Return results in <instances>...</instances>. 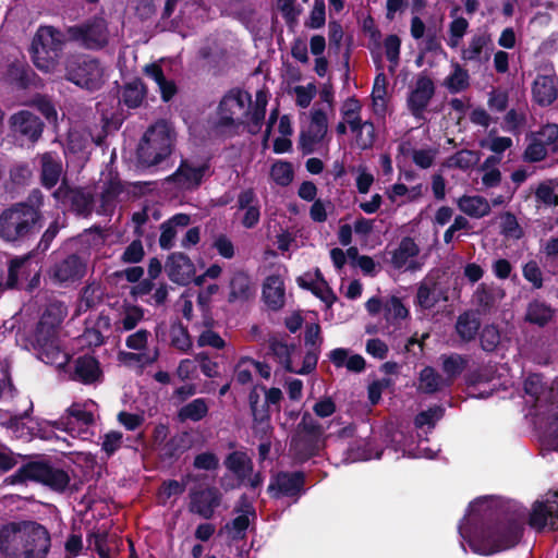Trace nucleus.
I'll use <instances>...</instances> for the list:
<instances>
[{
    "label": "nucleus",
    "mask_w": 558,
    "mask_h": 558,
    "mask_svg": "<svg viewBox=\"0 0 558 558\" xmlns=\"http://www.w3.org/2000/svg\"><path fill=\"white\" fill-rule=\"evenodd\" d=\"M72 377L87 385L100 381L102 373L98 361L89 355L80 356L74 362Z\"/></svg>",
    "instance_id": "a878e982"
},
{
    "label": "nucleus",
    "mask_w": 558,
    "mask_h": 558,
    "mask_svg": "<svg viewBox=\"0 0 558 558\" xmlns=\"http://www.w3.org/2000/svg\"><path fill=\"white\" fill-rule=\"evenodd\" d=\"M323 435V429L317 423L303 421L291 439L290 453L300 462L306 461L324 447Z\"/></svg>",
    "instance_id": "9d476101"
},
{
    "label": "nucleus",
    "mask_w": 558,
    "mask_h": 558,
    "mask_svg": "<svg viewBox=\"0 0 558 558\" xmlns=\"http://www.w3.org/2000/svg\"><path fill=\"white\" fill-rule=\"evenodd\" d=\"M295 98V104L302 109L307 108L314 97L317 94V87L314 83H308L306 85H296L291 89Z\"/></svg>",
    "instance_id": "13d9d810"
},
{
    "label": "nucleus",
    "mask_w": 558,
    "mask_h": 558,
    "mask_svg": "<svg viewBox=\"0 0 558 558\" xmlns=\"http://www.w3.org/2000/svg\"><path fill=\"white\" fill-rule=\"evenodd\" d=\"M504 129L513 134H520L526 123V112L523 110L511 109L504 119Z\"/></svg>",
    "instance_id": "69168bd1"
},
{
    "label": "nucleus",
    "mask_w": 558,
    "mask_h": 558,
    "mask_svg": "<svg viewBox=\"0 0 558 558\" xmlns=\"http://www.w3.org/2000/svg\"><path fill=\"white\" fill-rule=\"evenodd\" d=\"M533 99L541 106H549L558 96L555 75H537L532 87Z\"/></svg>",
    "instance_id": "bb28decb"
},
{
    "label": "nucleus",
    "mask_w": 558,
    "mask_h": 558,
    "mask_svg": "<svg viewBox=\"0 0 558 558\" xmlns=\"http://www.w3.org/2000/svg\"><path fill=\"white\" fill-rule=\"evenodd\" d=\"M71 37L88 49H99L107 45L109 33L104 19H95L83 26L71 27Z\"/></svg>",
    "instance_id": "ddd939ff"
},
{
    "label": "nucleus",
    "mask_w": 558,
    "mask_h": 558,
    "mask_svg": "<svg viewBox=\"0 0 558 558\" xmlns=\"http://www.w3.org/2000/svg\"><path fill=\"white\" fill-rule=\"evenodd\" d=\"M159 357L158 348L151 349V351L144 352H129L120 351L118 353V361L129 367L143 368L147 365L154 364Z\"/></svg>",
    "instance_id": "f704fd0d"
},
{
    "label": "nucleus",
    "mask_w": 558,
    "mask_h": 558,
    "mask_svg": "<svg viewBox=\"0 0 558 558\" xmlns=\"http://www.w3.org/2000/svg\"><path fill=\"white\" fill-rule=\"evenodd\" d=\"M444 85L452 94L465 90L470 86L468 70L458 62H451V72L445 78Z\"/></svg>",
    "instance_id": "e433bc0d"
},
{
    "label": "nucleus",
    "mask_w": 558,
    "mask_h": 558,
    "mask_svg": "<svg viewBox=\"0 0 558 558\" xmlns=\"http://www.w3.org/2000/svg\"><path fill=\"white\" fill-rule=\"evenodd\" d=\"M530 525L536 530L558 529V493H549L542 501H536L530 515Z\"/></svg>",
    "instance_id": "4468645a"
},
{
    "label": "nucleus",
    "mask_w": 558,
    "mask_h": 558,
    "mask_svg": "<svg viewBox=\"0 0 558 558\" xmlns=\"http://www.w3.org/2000/svg\"><path fill=\"white\" fill-rule=\"evenodd\" d=\"M41 182L47 189L53 187L62 174V162L57 154L45 153L40 156Z\"/></svg>",
    "instance_id": "2f4dec72"
},
{
    "label": "nucleus",
    "mask_w": 558,
    "mask_h": 558,
    "mask_svg": "<svg viewBox=\"0 0 558 558\" xmlns=\"http://www.w3.org/2000/svg\"><path fill=\"white\" fill-rule=\"evenodd\" d=\"M263 298L271 310H279L284 304V284L280 276H268L263 286Z\"/></svg>",
    "instance_id": "473e14b6"
},
{
    "label": "nucleus",
    "mask_w": 558,
    "mask_h": 558,
    "mask_svg": "<svg viewBox=\"0 0 558 558\" xmlns=\"http://www.w3.org/2000/svg\"><path fill=\"white\" fill-rule=\"evenodd\" d=\"M480 328V323L472 314L464 313L459 316L456 329L463 340H471L475 337Z\"/></svg>",
    "instance_id": "5fc2aeb1"
},
{
    "label": "nucleus",
    "mask_w": 558,
    "mask_h": 558,
    "mask_svg": "<svg viewBox=\"0 0 558 558\" xmlns=\"http://www.w3.org/2000/svg\"><path fill=\"white\" fill-rule=\"evenodd\" d=\"M384 318L388 324L399 325L409 316V310L397 296H389L384 300Z\"/></svg>",
    "instance_id": "4c0bfd02"
},
{
    "label": "nucleus",
    "mask_w": 558,
    "mask_h": 558,
    "mask_svg": "<svg viewBox=\"0 0 558 558\" xmlns=\"http://www.w3.org/2000/svg\"><path fill=\"white\" fill-rule=\"evenodd\" d=\"M105 69L95 59L73 57L65 65V78L75 85L94 90L105 82Z\"/></svg>",
    "instance_id": "1a4fd4ad"
},
{
    "label": "nucleus",
    "mask_w": 558,
    "mask_h": 558,
    "mask_svg": "<svg viewBox=\"0 0 558 558\" xmlns=\"http://www.w3.org/2000/svg\"><path fill=\"white\" fill-rule=\"evenodd\" d=\"M444 409L441 407H433L426 411H422L415 417V426L420 429L426 428L430 430L435 424L442 417Z\"/></svg>",
    "instance_id": "4d7b16f0"
},
{
    "label": "nucleus",
    "mask_w": 558,
    "mask_h": 558,
    "mask_svg": "<svg viewBox=\"0 0 558 558\" xmlns=\"http://www.w3.org/2000/svg\"><path fill=\"white\" fill-rule=\"evenodd\" d=\"M166 270L171 281L186 284L191 281L195 268L191 259L182 253H173L167 260Z\"/></svg>",
    "instance_id": "b1692460"
},
{
    "label": "nucleus",
    "mask_w": 558,
    "mask_h": 558,
    "mask_svg": "<svg viewBox=\"0 0 558 558\" xmlns=\"http://www.w3.org/2000/svg\"><path fill=\"white\" fill-rule=\"evenodd\" d=\"M328 130L327 114L322 109H313L311 122L301 134V145L306 153L314 151L316 145L325 138Z\"/></svg>",
    "instance_id": "a211bd4d"
},
{
    "label": "nucleus",
    "mask_w": 558,
    "mask_h": 558,
    "mask_svg": "<svg viewBox=\"0 0 558 558\" xmlns=\"http://www.w3.org/2000/svg\"><path fill=\"white\" fill-rule=\"evenodd\" d=\"M558 151V125L548 123L539 131L531 133L529 145L524 151L527 161L543 160L547 155Z\"/></svg>",
    "instance_id": "f8f14e48"
},
{
    "label": "nucleus",
    "mask_w": 558,
    "mask_h": 558,
    "mask_svg": "<svg viewBox=\"0 0 558 558\" xmlns=\"http://www.w3.org/2000/svg\"><path fill=\"white\" fill-rule=\"evenodd\" d=\"M10 478L11 483L24 481L41 482L56 490H63L70 482L65 471L44 463H29L21 468Z\"/></svg>",
    "instance_id": "9b49d317"
},
{
    "label": "nucleus",
    "mask_w": 558,
    "mask_h": 558,
    "mask_svg": "<svg viewBox=\"0 0 558 558\" xmlns=\"http://www.w3.org/2000/svg\"><path fill=\"white\" fill-rule=\"evenodd\" d=\"M329 359L336 367L345 366L348 371L360 373L365 368V360L360 354L349 355V350L338 348L329 353Z\"/></svg>",
    "instance_id": "c9c22d12"
},
{
    "label": "nucleus",
    "mask_w": 558,
    "mask_h": 558,
    "mask_svg": "<svg viewBox=\"0 0 558 558\" xmlns=\"http://www.w3.org/2000/svg\"><path fill=\"white\" fill-rule=\"evenodd\" d=\"M122 191V184L120 180H118L117 178H110L109 181L104 182V185L101 187L102 213L107 214L113 208L116 201Z\"/></svg>",
    "instance_id": "09e8293b"
},
{
    "label": "nucleus",
    "mask_w": 558,
    "mask_h": 558,
    "mask_svg": "<svg viewBox=\"0 0 558 558\" xmlns=\"http://www.w3.org/2000/svg\"><path fill=\"white\" fill-rule=\"evenodd\" d=\"M50 547L48 530L35 521L0 525V555L3 558H47Z\"/></svg>",
    "instance_id": "f03ea898"
},
{
    "label": "nucleus",
    "mask_w": 558,
    "mask_h": 558,
    "mask_svg": "<svg viewBox=\"0 0 558 558\" xmlns=\"http://www.w3.org/2000/svg\"><path fill=\"white\" fill-rule=\"evenodd\" d=\"M498 502L493 497H480L470 504L459 525V533L472 551L492 555L513 547L522 534V521L510 519L493 522Z\"/></svg>",
    "instance_id": "f257e3e1"
},
{
    "label": "nucleus",
    "mask_w": 558,
    "mask_h": 558,
    "mask_svg": "<svg viewBox=\"0 0 558 558\" xmlns=\"http://www.w3.org/2000/svg\"><path fill=\"white\" fill-rule=\"evenodd\" d=\"M470 24L463 16L454 17L448 25V37L446 44L451 49L458 48L469 31Z\"/></svg>",
    "instance_id": "de8ad7c7"
},
{
    "label": "nucleus",
    "mask_w": 558,
    "mask_h": 558,
    "mask_svg": "<svg viewBox=\"0 0 558 558\" xmlns=\"http://www.w3.org/2000/svg\"><path fill=\"white\" fill-rule=\"evenodd\" d=\"M446 300V292L438 283L434 281H423L418 287L416 294V304L422 310H432L439 302H445Z\"/></svg>",
    "instance_id": "c85d7f7f"
},
{
    "label": "nucleus",
    "mask_w": 558,
    "mask_h": 558,
    "mask_svg": "<svg viewBox=\"0 0 558 558\" xmlns=\"http://www.w3.org/2000/svg\"><path fill=\"white\" fill-rule=\"evenodd\" d=\"M435 94L433 80L426 74H420L408 97V107L414 116H420L428 106Z\"/></svg>",
    "instance_id": "6ab92c4d"
},
{
    "label": "nucleus",
    "mask_w": 558,
    "mask_h": 558,
    "mask_svg": "<svg viewBox=\"0 0 558 558\" xmlns=\"http://www.w3.org/2000/svg\"><path fill=\"white\" fill-rule=\"evenodd\" d=\"M328 439L335 442L337 449L343 451L342 462L344 463L366 461L373 458L379 459L381 456V451L375 449L369 440L355 437L353 425L345 426L337 434L329 435Z\"/></svg>",
    "instance_id": "6e6552de"
},
{
    "label": "nucleus",
    "mask_w": 558,
    "mask_h": 558,
    "mask_svg": "<svg viewBox=\"0 0 558 558\" xmlns=\"http://www.w3.org/2000/svg\"><path fill=\"white\" fill-rule=\"evenodd\" d=\"M64 43V35L59 29L52 26L38 27L29 49L34 65L41 72L54 73Z\"/></svg>",
    "instance_id": "20e7f679"
},
{
    "label": "nucleus",
    "mask_w": 558,
    "mask_h": 558,
    "mask_svg": "<svg viewBox=\"0 0 558 558\" xmlns=\"http://www.w3.org/2000/svg\"><path fill=\"white\" fill-rule=\"evenodd\" d=\"M86 270V258L72 254L54 265L51 276L57 282L68 284L81 280Z\"/></svg>",
    "instance_id": "f3484780"
},
{
    "label": "nucleus",
    "mask_w": 558,
    "mask_h": 558,
    "mask_svg": "<svg viewBox=\"0 0 558 558\" xmlns=\"http://www.w3.org/2000/svg\"><path fill=\"white\" fill-rule=\"evenodd\" d=\"M65 317V308L60 303L50 304L40 318V330L47 327V336L57 331L58 327L61 325L63 318Z\"/></svg>",
    "instance_id": "37998d69"
},
{
    "label": "nucleus",
    "mask_w": 558,
    "mask_h": 558,
    "mask_svg": "<svg viewBox=\"0 0 558 558\" xmlns=\"http://www.w3.org/2000/svg\"><path fill=\"white\" fill-rule=\"evenodd\" d=\"M296 282L301 288L310 290L328 307H330L337 299L319 269L303 274L298 277Z\"/></svg>",
    "instance_id": "412c9836"
},
{
    "label": "nucleus",
    "mask_w": 558,
    "mask_h": 558,
    "mask_svg": "<svg viewBox=\"0 0 558 558\" xmlns=\"http://www.w3.org/2000/svg\"><path fill=\"white\" fill-rule=\"evenodd\" d=\"M57 202L69 206L80 215H87L92 209V196L80 189H71L62 183L53 193Z\"/></svg>",
    "instance_id": "aec40b11"
},
{
    "label": "nucleus",
    "mask_w": 558,
    "mask_h": 558,
    "mask_svg": "<svg viewBox=\"0 0 558 558\" xmlns=\"http://www.w3.org/2000/svg\"><path fill=\"white\" fill-rule=\"evenodd\" d=\"M293 175L294 173L290 162L277 160L270 168V177L278 185H289L293 180Z\"/></svg>",
    "instance_id": "6e6d98bb"
},
{
    "label": "nucleus",
    "mask_w": 558,
    "mask_h": 558,
    "mask_svg": "<svg viewBox=\"0 0 558 558\" xmlns=\"http://www.w3.org/2000/svg\"><path fill=\"white\" fill-rule=\"evenodd\" d=\"M226 466L241 481H245L252 472L251 459L246 453L240 451L232 452L228 456Z\"/></svg>",
    "instance_id": "a18cd8bd"
},
{
    "label": "nucleus",
    "mask_w": 558,
    "mask_h": 558,
    "mask_svg": "<svg viewBox=\"0 0 558 558\" xmlns=\"http://www.w3.org/2000/svg\"><path fill=\"white\" fill-rule=\"evenodd\" d=\"M146 75L153 80L158 89L161 93V97L165 101H168L175 93V86L173 82L167 81L163 76L162 70L157 64H149L145 68Z\"/></svg>",
    "instance_id": "49530a36"
},
{
    "label": "nucleus",
    "mask_w": 558,
    "mask_h": 558,
    "mask_svg": "<svg viewBox=\"0 0 558 558\" xmlns=\"http://www.w3.org/2000/svg\"><path fill=\"white\" fill-rule=\"evenodd\" d=\"M524 391L526 395L535 399V407L541 408V402L544 395V386L539 375H530L524 381Z\"/></svg>",
    "instance_id": "774afa93"
},
{
    "label": "nucleus",
    "mask_w": 558,
    "mask_h": 558,
    "mask_svg": "<svg viewBox=\"0 0 558 558\" xmlns=\"http://www.w3.org/2000/svg\"><path fill=\"white\" fill-rule=\"evenodd\" d=\"M144 319V310L137 305L124 304L113 322L118 333L133 330Z\"/></svg>",
    "instance_id": "c756f323"
},
{
    "label": "nucleus",
    "mask_w": 558,
    "mask_h": 558,
    "mask_svg": "<svg viewBox=\"0 0 558 558\" xmlns=\"http://www.w3.org/2000/svg\"><path fill=\"white\" fill-rule=\"evenodd\" d=\"M11 128L31 141H36L43 132V123L34 113L22 110L11 117Z\"/></svg>",
    "instance_id": "393cba45"
},
{
    "label": "nucleus",
    "mask_w": 558,
    "mask_h": 558,
    "mask_svg": "<svg viewBox=\"0 0 558 558\" xmlns=\"http://www.w3.org/2000/svg\"><path fill=\"white\" fill-rule=\"evenodd\" d=\"M207 171L208 166L204 162L183 160L168 181L180 190H192L201 184Z\"/></svg>",
    "instance_id": "dca6fc26"
},
{
    "label": "nucleus",
    "mask_w": 558,
    "mask_h": 558,
    "mask_svg": "<svg viewBox=\"0 0 558 558\" xmlns=\"http://www.w3.org/2000/svg\"><path fill=\"white\" fill-rule=\"evenodd\" d=\"M145 88L141 81H133L124 86L122 100L130 108L138 107L144 98Z\"/></svg>",
    "instance_id": "603ef678"
},
{
    "label": "nucleus",
    "mask_w": 558,
    "mask_h": 558,
    "mask_svg": "<svg viewBox=\"0 0 558 558\" xmlns=\"http://www.w3.org/2000/svg\"><path fill=\"white\" fill-rule=\"evenodd\" d=\"M505 291L496 286L481 284L477 287L473 299L474 302L484 310L493 307L497 302L502 300Z\"/></svg>",
    "instance_id": "ea45409f"
},
{
    "label": "nucleus",
    "mask_w": 558,
    "mask_h": 558,
    "mask_svg": "<svg viewBox=\"0 0 558 558\" xmlns=\"http://www.w3.org/2000/svg\"><path fill=\"white\" fill-rule=\"evenodd\" d=\"M267 95L259 90L256 93L255 104L252 105L251 95L247 92L233 89L220 101L216 124L221 129L235 131L244 126L252 134L259 131L265 118Z\"/></svg>",
    "instance_id": "7ed1b4c3"
},
{
    "label": "nucleus",
    "mask_w": 558,
    "mask_h": 558,
    "mask_svg": "<svg viewBox=\"0 0 558 558\" xmlns=\"http://www.w3.org/2000/svg\"><path fill=\"white\" fill-rule=\"evenodd\" d=\"M150 338V332L146 329H138L135 332L129 335L125 339V345L133 351L144 352L151 351L148 349V341Z\"/></svg>",
    "instance_id": "338daca9"
},
{
    "label": "nucleus",
    "mask_w": 558,
    "mask_h": 558,
    "mask_svg": "<svg viewBox=\"0 0 558 558\" xmlns=\"http://www.w3.org/2000/svg\"><path fill=\"white\" fill-rule=\"evenodd\" d=\"M490 44V36L487 33H476L461 48V60L469 63L482 64L487 61L489 54L487 53Z\"/></svg>",
    "instance_id": "5701e85b"
},
{
    "label": "nucleus",
    "mask_w": 558,
    "mask_h": 558,
    "mask_svg": "<svg viewBox=\"0 0 558 558\" xmlns=\"http://www.w3.org/2000/svg\"><path fill=\"white\" fill-rule=\"evenodd\" d=\"M174 140L175 134L169 123L156 122L145 132L138 145V160L147 167L160 163L171 155Z\"/></svg>",
    "instance_id": "39448f33"
},
{
    "label": "nucleus",
    "mask_w": 558,
    "mask_h": 558,
    "mask_svg": "<svg viewBox=\"0 0 558 558\" xmlns=\"http://www.w3.org/2000/svg\"><path fill=\"white\" fill-rule=\"evenodd\" d=\"M96 417L97 404L94 401L75 402L68 409L64 416L54 422V426L73 438L88 440L94 436Z\"/></svg>",
    "instance_id": "0eeeda50"
},
{
    "label": "nucleus",
    "mask_w": 558,
    "mask_h": 558,
    "mask_svg": "<svg viewBox=\"0 0 558 558\" xmlns=\"http://www.w3.org/2000/svg\"><path fill=\"white\" fill-rule=\"evenodd\" d=\"M221 493L214 486L194 487L190 490L189 510L192 513L208 520L214 517L215 510L220 506Z\"/></svg>",
    "instance_id": "2eb2a0df"
},
{
    "label": "nucleus",
    "mask_w": 558,
    "mask_h": 558,
    "mask_svg": "<svg viewBox=\"0 0 558 558\" xmlns=\"http://www.w3.org/2000/svg\"><path fill=\"white\" fill-rule=\"evenodd\" d=\"M269 350L274 357L284 369L293 372L290 360L291 349L286 343L277 339H272L269 344Z\"/></svg>",
    "instance_id": "052dcab7"
},
{
    "label": "nucleus",
    "mask_w": 558,
    "mask_h": 558,
    "mask_svg": "<svg viewBox=\"0 0 558 558\" xmlns=\"http://www.w3.org/2000/svg\"><path fill=\"white\" fill-rule=\"evenodd\" d=\"M440 361L444 377L449 379V386H451L453 380L462 374L468 364L466 359L457 353L441 355Z\"/></svg>",
    "instance_id": "79ce46f5"
},
{
    "label": "nucleus",
    "mask_w": 558,
    "mask_h": 558,
    "mask_svg": "<svg viewBox=\"0 0 558 558\" xmlns=\"http://www.w3.org/2000/svg\"><path fill=\"white\" fill-rule=\"evenodd\" d=\"M208 410L209 407L207 400L204 398H197L183 405L178 412V417L181 422H198L207 415Z\"/></svg>",
    "instance_id": "58836bf2"
},
{
    "label": "nucleus",
    "mask_w": 558,
    "mask_h": 558,
    "mask_svg": "<svg viewBox=\"0 0 558 558\" xmlns=\"http://www.w3.org/2000/svg\"><path fill=\"white\" fill-rule=\"evenodd\" d=\"M362 106L354 98L347 99L341 106L342 119L348 123L349 128H355L362 120L360 118Z\"/></svg>",
    "instance_id": "bf43d9fd"
},
{
    "label": "nucleus",
    "mask_w": 558,
    "mask_h": 558,
    "mask_svg": "<svg viewBox=\"0 0 558 558\" xmlns=\"http://www.w3.org/2000/svg\"><path fill=\"white\" fill-rule=\"evenodd\" d=\"M102 294L104 292L100 284L93 282L86 286L78 302V311L85 312L98 305L102 299Z\"/></svg>",
    "instance_id": "3c124183"
},
{
    "label": "nucleus",
    "mask_w": 558,
    "mask_h": 558,
    "mask_svg": "<svg viewBox=\"0 0 558 558\" xmlns=\"http://www.w3.org/2000/svg\"><path fill=\"white\" fill-rule=\"evenodd\" d=\"M354 134V144L362 150L369 149L376 141L375 126L369 121H361L355 128L350 129Z\"/></svg>",
    "instance_id": "a19ab883"
},
{
    "label": "nucleus",
    "mask_w": 558,
    "mask_h": 558,
    "mask_svg": "<svg viewBox=\"0 0 558 558\" xmlns=\"http://www.w3.org/2000/svg\"><path fill=\"white\" fill-rule=\"evenodd\" d=\"M418 247L413 239L404 238L401 240L399 246L393 251L391 263L396 268L408 266L411 258L416 256Z\"/></svg>",
    "instance_id": "c03bdc74"
},
{
    "label": "nucleus",
    "mask_w": 558,
    "mask_h": 558,
    "mask_svg": "<svg viewBox=\"0 0 558 558\" xmlns=\"http://www.w3.org/2000/svg\"><path fill=\"white\" fill-rule=\"evenodd\" d=\"M553 317V310L546 304L534 301L530 303L526 311V320L543 326Z\"/></svg>",
    "instance_id": "864d4df0"
},
{
    "label": "nucleus",
    "mask_w": 558,
    "mask_h": 558,
    "mask_svg": "<svg viewBox=\"0 0 558 558\" xmlns=\"http://www.w3.org/2000/svg\"><path fill=\"white\" fill-rule=\"evenodd\" d=\"M171 344L182 351L187 352L192 348V340L189 336L187 329L181 324L173 325L170 330Z\"/></svg>",
    "instance_id": "680f3d73"
},
{
    "label": "nucleus",
    "mask_w": 558,
    "mask_h": 558,
    "mask_svg": "<svg viewBox=\"0 0 558 558\" xmlns=\"http://www.w3.org/2000/svg\"><path fill=\"white\" fill-rule=\"evenodd\" d=\"M255 292V284L246 272L236 270L232 274L229 281V303H245L254 298Z\"/></svg>",
    "instance_id": "4be33fe9"
},
{
    "label": "nucleus",
    "mask_w": 558,
    "mask_h": 558,
    "mask_svg": "<svg viewBox=\"0 0 558 558\" xmlns=\"http://www.w3.org/2000/svg\"><path fill=\"white\" fill-rule=\"evenodd\" d=\"M304 484V475L301 472H282L279 473L272 484H270V489H277L280 495L283 496H298Z\"/></svg>",
    "instance_id": "7c9ffc66"
},
{
    "label": "nucleus",
    "mask_w": 558,
    "mask_h": 558,
    "mask_svg": "<svg viewBox=\"0 0 558 558\" xmlns=\"http://www.w3.org/2000/svg\"><path fill=\"white\" fill-rule=\"evenodd\" d=\"M459 209L472 218H482L489 214L490 204L486 198L478 195H464L458 199Z\"/></svg>",
    "instance_id": "72a5a7b5"
},
{
    "label": "nucleus",
    "mask_w": 558,
    "mask_h": 558,
    "mask_svg": "<svg viewBox=\"0 0 558 558\" xmlns=\"http://www.w3.org/2000/svg\"><path fill=\"white\" fill-rule=\"evenodd\" d=\"M39 220L34 205L16 204L0 216V236L8 242L22 240L33 233Z\"/></svg>",
    "instance_id": "423d86ee"
},
{
    "label": "nucleus",
    "mask_w": 558,
    "mask_h": 558,
    "mask_svg": "<svg viewBox=\"0 0 558 558\" xmlns=\"http://www.w3.org/2000/svg\"><path fill=\"white\" fill-rule=\"evenodd\" d=\"M500 228L501 233L507 238L518 240L523 235L522 228L511 213H504L500 216Z\"/></svg>",
    "instance_id": "0e129e2a"
},
{
    "label": "nucleus",
    "mask_w": 558,
    "mask_h": 558,
    "mask_svg": "<svg viewBox=\"0 0 558 558\" xmlns=\"http://www.w3.org/2000/svg\"><path fill=\"white\" fill-rule=\"evenodd\" d=\"M449 386V379H446L444 375L439 374L432 366H424L417 376L416 389L418 392L433 395L439 392Z\"/></svg>",
    "instance_id": "cd10ccee"
},
{
    "label": "nucleus",
    "mask_w": 558,
    "mask_h": 558,
    "mask_svg": "<svg viewBox=\"0 0 558 558\" xmlns=\"http://www.w3.org/2000/svg\"><path fill=\"white\" fill-rule=\"evenodd\" d=\"M480 161V154L474 150L462 149L457 151L453 156L448 158L447 166L449 168H459L468 170L473 168Z\"/></svg>",
    "instance_id": "8fccbe9b"
},
{
    "label": "nucleus",
    "mask_w": 558,
    "mask_h": 558,
    "mask_svg": "<svg viewBox=\"0 0 558 558\" xmlns=\"http://www.w3.org/2000/svg\"><path fill=\"white\" fill-rule=\"evenodd\" d=\"M31 75H34V73L21 61L11 64L8 70V80L21 87L28 86Z\"/></svg>",
    "instance_id": "e2e57ef3"
}]
</instances>
